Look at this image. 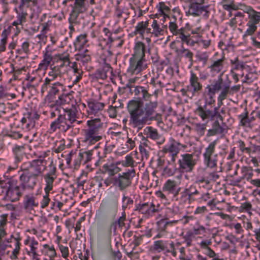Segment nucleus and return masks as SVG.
I'll use <instances>...</instances> for the list:
<instances>
[{"label":"nucleus","instance_id":"obj_50","mask_svg":"<svg viewBox=\"0 0 260 260\" xmlns=\"http://www.w3.org/2000/svg\"><path fill=\"white\" fill-rule=\"evenodd\" d=\"M38 0H20V7L25 8L35 7L38 5Z\"/></svg>","mask_w":260,"mask_h":260},{"label":"nucleus","instance_id":"obj_47","mask_svg":"<svg viewBox=\"0 0 260 260\" xmlns=\"http://www.w3.org/2000/svg\"><path fill=\"white\" fill-rule=\"evenodd\" d=\"M238 117L240 121V124L242 126H248L251 122V120L248 117L247 111L240 114Z\"/></svg>","mask_w":260,"mask_h":260},{"label":"nucleus","instance_id":"obj_2","mask_svg":"<svg viewBox=\"0 0 260 260\" xmlns=\"http://www.w3.org/2000/svg\"><path fill=\"white\" fill-rule=\"evenodd\" d=\"M46 169V164H44L43 159H36L23 163L19 177L22 189H33L39 178L43 177Z\"/></svg>","mask_w":260,"mask_h":260},{"label":"nucleus","instance_id":"obj_23","mask_svg":"<svg viewBox=\"0 0 260 260\" xmlns=\"http://www.w3.org/2000/svg\"><path fill=\"white\" fill-rule=\"evenodd\" d=\"M147 49L145 44L141 41H138L135 43L133 48V53L132 57L145 59V53Z\"/></svg>","mask_w":260,"mask_h":260},{"label":"nucleus","instance_id":"obj_45","mask_svg":"<svg viewBox=\"0 0 260 260\" xmlns=\"http://www.w3.org/2000/svg\"><path fill=\"white\" fill-rule=\"evenodd\" d=\"M157 231L167 232V225H169L167 222V218L161 219L156 223Z\"/></svg>","mask_w":260,"mask_h":260},{"label":"nucleus","instance_id":"obj_51","mask_svg":"<svg viewBox=\"0 0 260 260\" xmlns=\"http://www.w3.org/2000/svg\"><path fill=\"white\" fill-rule=\"evenodd\" d=\"M87 35L85 34H81L79 36L76 40L75 44L80 47H83L87 43Z\"/></svg>","mask_w":260,"mask_h":260},{"label":"nucleus","instance_id":"obj_57","mask_svg":"<svg viewBox=\"0 0 260 260\" xmlns=\"http://www.w3.org/2000/svg\"><path fill=\"white\" fill-rule=\"evenodd\" d=\"M59 64L54 66V68H58V69L61 72L62 74H64L67 70L66 69L67 68L70 66L71 64V62L66 61H57Z\"/></svg>","mask_w":260,"mask_h":260},{"label":"nucleus","instance_id":"obj_33","mask_svg":"<svg viewBox=\"0 0 260 260\" xmlns=\"http://www.w3.org/2000/svg\"><path fill=\"white\" fill-rule=\"evenodd\" d=\"M143 134L147 138H150L153 140H158L160 137L157 130L152 126L146 127L143 130Z\"/></svg>","mask_w":260,"mask_h":260},{"label":"nucleus","instance_id":"obj_40","mask_svg":"<svg viewBox=\"0 0 260 260\" xmlns=\"http://www.w3.org/2000/svg\"><path fill=\"white\" fill-rule=\"evenodd\" d=\"M221 4L223 9L228 11L237 10L238 9L235 4L234 0H222Z\"/></svg>","mask_w":260,"mask_h":260},{"label":"nucleus","instance_id":"obj_13","mask_svg":"<svg viewBox=\"0 0 260 260\" xmlns=\"http://www.w3.org/2000/svg\"><path fill=\"white\" fill-rule=\"evenodd\" d=\"M179 170L184 172H191L192 171L196 161L191 154L185 153L181 155L178 159Z\"/></svg>","mask_w":260,"mask_h":260},{"label":"nucleus","instance_id":"obj_18","mask_svg":"<svg viewBox=\"0 0 260 260\" xmlns=\"http://www.w3.org/2000/svg\"><path fill=\"white\" fill-rule=\"evenodd\" d=\"M66 91V86L59 82L50 83L48 86V95L50 96H54L57 95L58 99L61 100L64 95V91Z\"/></svg>","mask_w":260,"mask_h":260},{"label":"nucleus","instance_id":"obj_59","mask_svg":"<svg viewBox=\"0 0 260 260\" xmlns=\"http://www.w3.org/2000/svg\"><path fill=\"white\" fill-rule=\"evenodd\" d=\"M197 57L199 61L202 62L204 65H205L208 60L209 55L206 52H202L197 54Z\"/></svg>","mask_w":260,"mask_h":260},{"label":"nucleus","instance_id":"obj_48","mask_svg":"<svg viewBox=\"0 0 260 260\" xmlns=\"http://www.w3.org/2000/svg\"><path fill=\"white\" fill-rule=\"evenodd\" d=\"M8 245L4 242H0V260H4L9 254L10 251L7 250Z\"/></svg>","mask_w":260,"mask_h":260},{"label":"nucleus","instance_id":"obj_49","mask_svg":"<svg viewBox=\"0 0 260 260\" xmlns=\"http://www.w3.org/2000/svg\"><path fill=\"white\" fill-rule=\"evenodd\" d=\"M218 96L225 99L229 93H231L230 83H224Z\"/></svg>","mask_w":260,"mask_h":260},{"label":"nucleus","instance_id":"obj_5","mask_svg":"<svg viewBox=\"0 0 260 260\" xmlns=\"http://www.w3.org/2000/svg\"><path fill=\"white\" fill-rule=\"evenodd\" d=\"M76 121V113L75 109H67L62 115L52 121L50 125L49 131L54 133L58 129L62 132H66L71 127L73 122Z\"/></svg>","mask_w":260,"mask_h":260},{"label":"nucleus","instance_id":"obj_6","mask_svg":"<svg viewBox=\"0 0 260 260\" xmlns=\"http://www.w3.org/2000/svg\"><path fill=\"white\" fill-rule=\"evenodd\" d=\"M181 147L184 146L173 138H170L169 142L161 150V157L164 158V161H166L169 165L175 167L176 159Z\"/></svg>","mask_w":260,"mask_h":260},{"label":"nucleus","instance_id":"obj_44","mask_svg":"<svg viewBox=\"0 0 260 260\" xmlns=\"http://www.w3.org/2000/svg\"><path fill=\"white\" fill-rule=\"evenodd\" d=\"M71 68L76 76L75 82H78L82 78L83 71L78 67L77 63L76 62H74L72 63Z\"/></svg>","mask_w":260,"mask_h":260},{"label":"nucleus","instance_id":"obj_30","mask_svg":"<svg viewBox=\"0 0 260 260\" xmlns=\"http://www.w3.org/2000/svg\"><path fill=\"white\" fill-rule=\"evenodd\" d=\"M7 197L12 202H16L19 200L22 194L20 188L18 186L9 188L7 192Z\"/></svg>","mask_w":260,"mask_h":260},{"label":"nucleus","instance_id":"obj_1","mask_svg":"<svg viewBox=\"0 0 260 260\" xmlns=\"http://www.w3.org/2000/svg\"><path fill=\"white\" fill-rule=\"evenodd\" d=\"M143 107L140 101L132 100L127 105L128 112L130 115L129 121L134 127L141 129L148 121L155 120L159 124L162 123V116L156 113L158 106L157 100H152V98L148 101Z\"/></svg>","mask_w":260,"mask_h":260},{"label":"nucleus","instance_id":"obj_46","mask_svg":"<svg viewBox=\"0 0 260 260\" xmlns=\"http://www.w3.org/2000/svg\"><path fill=\"white\" fill-rule=\"evenodd\" d=\"M195 132L200 136L204 135L206 129V124L196 123L193 124Z\"/></svg>","mask_w":260,"mask_h":260},{"label":"nucleus","instance_id":"obj_12","mask_svg":"<svg viewBox=\"0 0 260 260\" xmlns=\"http://www.w3.org/2000/svg\"><path fill=\"white\" fill-rule=\"evenodd\" d=\"M129 62L127 73L131 75H138L147 68L146 59L132 56Z\"/></svg>","mask_w":260,"mask_h":260},{"label":"nucleus","instance_id":"obj_60","mask_svg":"<svg viewBox=\"0 0 260 260\" xmlns=\"http://www.w3.org/2000/svg\"><path fill=\"white\" fill-rule=\"evenodd\" d=\"M185 189L188 192L189 197H190V198L194 195L199 194V192L194 185H191L188 187H186Z\"/></svg>","mask_w":260,"mask_h":260},{"label":"nucleus","instance_id":"obj_55","mask_svg":"<svg viewBox=\"0 0 260 260\" xmlns=\"http://www.w3.org/2000/svg\"><path fill=\"white\" fill-rule=\"evenodd\" d=\"M27 122V123L24 125V129L26 131H29V129L32 128L35 125V121L31 117L30 114L28 113L26 114Z\"/></svg>","mask_w":260,"mask_h":260},{"label":"nucleus","instance_id":"obj_36","mask_svg":"<svg viewBox=\"0 0 260 260\" xmlns=\"http://www.w3.org/2000/svg\"><path fill=\"white\" fill-rule=\"evenodd\" d=\"M11 238L13 239L15 242V245L14 248L12 251L11 255H10V257L12 259H16L17 258V256L19 254L20 251V241L21 240V238L18 234L17 235V237H14L13 235H11Z\"/></svg>","mask_w":260,"mask_h":260},{"label":"nucleus","instance_id":"obj_26","mask_svg":"<svg viewBox=\"0 0 260 260\" xmlns=\"http://www.w3.org/2000/svg\"><path fill=\"white\" fill-rule=\"evenodd\" d=\"M224 60L225 58L224 56H222L221 58L217 60H213L211 65L209 67L210 72L213 75H216L221 72H223Z\"/></svg>","mask_w":260,"mask_h":260},{"label":"nucleus","instance_id":"obj_37","mask_svg":"<svg viewBox=\"0 0 260 260\" xmlns=\"http://www.w3.org/2000/svg\"><path fill=\"white\" fill-rule=\"evenodd\" d=\"M138 162H136L133 159L132 154L127 155L124 159L117 162V165H121L124 167H131V169H134V168L137 166Z\"/></svg>","mask_w":260,"mask_h":260},{"label":"nucleus","instance_id":"obj_29","mask_svg":"<svg viewBox=\"0 0 260 260\" xmlns=\"http://www.w3.org/2000/svg\"><path fill=\"white\" fill-rule=\"evenodd\" d=\"M86 10L78 8V7L73 6L72 10L69 18V23H74L75 24H79L80 23V18L79 14L85 12Z\"/></svg>","mask_w":260,"mask_h":260},{"label":"nucleus","instance_id":"obj_28","mask_svg":"<svg viewBox=\"0 0 260 260\" xmlns=\"http://www.w3.org/2000/svg\"><path fill=\"white\" fill-rule=\"evenodd\" d=\"M118 207L103 200L100 204L99 211L106 215H114L117 212Z\"/></svg>","mask_w":260,"mask_h":260},{"label":"nucleus","instance_id":"obj_53","mask_svg":"<svg viewBox=\"0 0 260 260\" xmlns=\"http://www.w3.org/2000/svg\"><path fill=\"white\" fill-rule=\"evenodd\" d=\"M194 237V234L192 231L189 230L183 236V239L187 246H190L191 244L192 239Z\"/></svg>","mask_w":260,"mask_h":260},{"label":"nucleus","instance_id":"obj_61","mask_svg":"<svg viewBox=\"0 0 260 260\" xmlns=\"http://www.w3.org/2000/svg\"><path fill=\"white\" fill-rule=\"evenodd\" d=\"M50 199L49 198V193H45V194L43 196V199L40 202V207L42 209L46 208L48 207Z\"/></svg>","mask_w":260,"mask_h":260},{"label":"nucleus","instance_id":"obj_58","mask_svg":"<svg viewBox=\"0 0 260 260\" xmlns=\"http://www.w3.org/2000/svg\"><path fill=\"white\" fill-rule=\"evenodd\" d=\"M43 59L50 64L52 60V51L49 50V46H48L45 50L43 51Z\"/></svg>","mask_w":260,"mask_h":260},{"label":"nucleus","instance_id":"obj_20","mask_svg":"<svg viewBox=\"0 0 260 260\" xmlns=\"http://www.w3.org/2000/svg\"><path fill=\"white\" fill-rule=\"evenodd\" d=\"M226 132L227 131L225 127L220 125L218 120H216L212 123L211 128L208 130L206 136L210 137L219 135L222 137Z\"/></svg>","mask_w":260,"mask_h":260},{"label":"nucleus","instance_id":"obj_15","mask_svg":"<svg viewBox=\"0 0 260 260\" xmlns=\"http://www.w3.org/2000/svg\"><path fill=\"white\" fill-rule=\"evenodd\" d=\"M211 40L207 34L205 32L200 36L191 37L189 35L186 44L190 47H194L196 44L201 46L204 49H207L211 45Z\"/></svg>","mask_w":260,"mask_h":260},{"label":"nucleus","instance_id":"obj_24","mask_svg":"<svg viewBox=\"0 0 260 260\" xmlns=\"http://www.w3.org/2000/svg\"><path fill=\"white\" fill-rule=\"evenodd\" d=\"M222 75H220L217 80H214L211 85H208L206 87L207 94L215 95V93L220 90L224 84Z\"/></svg>","mask_w":260,"mask_h":260},{"label":"nucleus","instance_id":"obj_63","mask_svg":"<svg viewBox=\"0 0 260 260\" xmlns=\"http://www.w3.org/2000/svg\"><path fill=\"white\" fill-rule=\"evenodd\" d=\"M119 106H120L118 105H115L114 106L113 105H111L109 106L108 110V113L109 116L111 118H115L117 116V112L116 110V108L119 107Z\"/></svg>","mask_w":260,"mask_h":260},{"label":"nucleus","instance_id":"obj_39","mask_svg":"<svg viewBox=\"0 0 260 260\" xmlns=\"http://www.w3.org/2000/svg\"><path fill=\"white\" fill-rule=\"evenodd\" d=\"M13 151L15 161L20 162L23 157L24 147L22 146H15L13 149Z\"/></svg>","mask_w":260,"mask_h":260},{"label":"nucleus","instance_id":"obj_3","mask_svg":"<svg viewBox=\"0 0 260 260\" xmlns=\"http://www.w3.org/2000/svg\"><path fill=\"white\" fill-rule=\"evenodd\" d=\"M149 21L139 22L135 27L133 34L139 35L142 39H145L148 44L151 42V39L163 37L166 32V25H160L157 20H153L149 25Z\"/></svg>","mask_w":260,"mask_h":260},{"label":"nucleus","instance_id":"obj_8","mask_svg":"<svg viewBox=\"0 0 260 260\" xmlns=\"http://www.w3.org/2000/svg\"><path fill=\"white\" fill-rule=\"evenodd\" d=\"M223 98L218 96L217 107L214 108L213 110L206 108V106H199L196 109L195 113L202 119L203 121L206 119L213 120L215 117L223 121V118L220 114L218 110L223 104Z\"/></svg>","mask_w":260,"mask_h":260},{"label":"nucleus","instance_id":"obj_42","mask_svg":"<svg viewBox=\"0 0 260 260\" xmlns=\"http://www.w3.org/2000/svg\"><path fill=\"white\" fill-rule=\"evenodd\" d=\"M118 198L119 196L117 193L114 192H110L109 193L107 198L103 200L118 207Z\"/></svg>","mask_w":260,"mask_h":260},{"label":"nucleus","instance_id":"obj_62","mask_svg":"<svg viewBox=\"0 0 260 260\" xmlns=\"http://www.w3.org/2000/svg\"><path fill=\"white\" fill-rule=\"evenodd\" d=\"M44 247L48 248L46 251V255L49 256V258H54L56 256V253L53 246H49L48 245H44Z\"/></svg>","mask_w":260,"mask_h":260},{"label":"nucleus","instance_id":"obj_38","mask_svg":"<svg viewBox=\"0 0 260 260\" xmlns=\"http://www.w3.org/2000/svg\"><path fill=\"white\" fill-rule=\"evenodd\" d=\"M103 169L105 172L104 173H107L110 176H114L120 171V168L113 164L110 165L107 164H104L103 166Z\"/></svg>","mask_w":260,"mask_h":260},{"label":"nucleus","instance_id":"obj_56","mask_svg":"<svg viewBox=\"0 0 260 260\" xmlns=\"http://www.w3.org/2000/svg\"><path fill=\"white\" fill-rule=\"evenodd\" d=\"M57 61H67L71 62L70 60V54L68 52H63L62 53H58L55 55Z\"/></svg>","mask_w":260,"mask_h":260},{"label":"nucleus","instance_id":"obj_14","mask_svg":"<svg viewBox=\"0 0 260 260\" xmlns=\"http://www.w3.org/2000/svg\"><path fill=\"white\" fill-rule=\"evenodd\" d=\"M135 176L134 169H129L127 172L119 174L117 179L115 180L114 184L117 185L120 190H123L132 183V179Z\"/></svg>","mask_w":260,"mask_h":260},{"label":"nucleus","instance_id":"obj_21","mask_svg":"<svg viewBox=\"0 0 260 260\" xmlns=\"http://www.w3.org/2000/svg\"><path fill=\"white\" fill-rule=\"evenodd\" d=\"M23 205L26 211L31 212L35 208L38 207L39 202L34 194L29 193L24 196Z\"/></svg>","mask_w":260,"mask_h":260},{"label":"nucleus","instance_id":"obj_11","mask_svg":"<svg viewBox=\"0 0 260 260\" xmlns=\"http://www.w3.org/2000/svg\"><path fill=\"white\" fill-rule=\"evenodd\" d=\"M174 21H170L169 23V30L172 36L176 37V41L180 42L182 45L186 44L190 34L184 27L179 28L174 17Z\"/></svg>","mask_w":260,"mask_h":260},{"label":"nucleus","instance_id":"obj_9","mask_svg":"<svg viewBox=\"0 0 260 260\" xmlns=\"http://www.w3.org/2000/svg\"><path fill=\"white\" fill-rule=\"evenodd\" d=\"M189 85L182 88L180 92L183 96L191 99L197 94H198L203 89V85L199 78L193 72H190Z\"/></svg>","mask_w":260,"mask_h":260},{"label":"nucleus","instance_id":"obj_31","mask_svg":"<svg viewBox=\"0 0 260 260\" xmlns=\"http://www.w3.org/2000/svg\"><path fill=\"white\" fill-rule=\"evenodd\" d=\"M112 73V68L109 64H106L102 69L96 71L95 76L97 78L104 80L106 79L108 76L111 75Z\"/></svg>","mask_w":260,"mask_h":260},{"label":"nucleus","instance_id":"obj_7","mask_svg":"<svg viewBox=\"0 0 260 260\" xmlns=\"http://www.w3.org/2000/svg\"><path fill=\"white\" fill-rule=\"evenodd\" d=\"M242 10L247 14V28L243 36H252L257 30V25L260 23V12L255 11L250 6H244Z\"/></svg>","mask_w":260,"mask_h":260},{"label":"nucleus","instance_id":"obj_17","mask_svg":"<svg viewBox=\"0 0 260 260\" xmlns=\"http://www.w3.org/2000/svg\"><path fill=\"white\" fill-rule=\"evenodd\" d=\"M62 75L63 74L58 68H51L50 71L48 73V76L45 78L42 86L41 92L43 93L47 91L48 85L52 81H55L58 77H61Z\"/></svg>","mask_w":260,"mask_h":260},{"label":"nucleus","instance_id":"obj_64","mask_svg":"<svg viewBox=\"0 0 260 260\" xmlns=\"http://www.w3.org/2000/svg\"><path fill=\"white\" fill-rule=\"evenodd\" d=\"M139 150L141 154L142 159H148L149 156V152L151 149L144 148L141 147H139Z\"/></svg>","mask_w":260,"mask_h":260},{"label":"nucleus","instance_id":"obj_27","mask_svg":"<svg viewBox=\"0 0 260 260\" xmlns=\"http://www.w3.org/2000/svg\"><path fill=\"white\" fill-rule=\"evenodd\" d=\"M156 9H157V13L155 14V17L160 18L162 17L164 20L167 17H169L170 13V8L165 3L160 2L156 6Z\"/></svg>","mask_w":260,"mask_h":260},{"label":"nucleus","instance_id":"obj_35","mask_svg":"<svg viewBox=\"0 0 260 260\" xmlns=\"http://www.w3.org/2000/svg\"><path fill=\"white\" fill-rule=\"evenodd\" d=\"M134 88V94L138 96H142L144 101H148L152 97V95L149 93L145 87L138 86Z\"/></svg>","mask_w":260,"mask_h":260},{"label":"nucleus","instance_id":"obj_22","mask_svg":"<svg viewBox=\"0 0 260 260\" xmlns=\"http://www.w3.org/2000/svg\"><path fill=\"white\" fill-rule=\"evenodd\" d=\"M208 6H203L197 3H191L189 6L188 13L194 16L203 14L206 17H208L209 11Z\"/></svg>","mask_w":260,"mask_h":260},{"label":"nucleus","instance_id":"obj_19","mask_svg":"<svg viewBox=\"0 0 260 260\" xmlns=\"http://www.w3.org/2000/svg\"><path fill=\"white\" fill-rule=\"evenodd\" d=\"M50 168L49 171L43 176L45 182V187L44 190L45 193H49L53 188V184L55 178V173L56 172V168L52 165V161L49 165Z\"/></svg>","mask_w":260,"mask_h":260},{"label":"nucleus","instance_id":"obj_43","mask_svg":"<svg viewBox=\"0 0 260 260\" xmlns=\"http://www.w3.org/2000/svg\"><path fill=\"white\" fill-rule=\"evenodd\" d=\"M180 53L183 57L188 59V61L191 66L193 62V52L189 49L184 48L182 46L181 49L180 50Z\"/></svg>","mask_w":260,"mask_h":260},{"label":"nucleus","instance_id":"obj_32","mask_svg":"<svg viewBox=\"0 0 260 260\" xmlns=\"http://www.w3.org/2000/svg\"><path fill=\"white\" fill-rule=\"evenodd\" d=\"M104 104L101 102L91 101L88 103V112L90 114H96L102 111L104 107Z\"/></svg>","mask_w":260,"mask_h":260},{"label":"nucleus","instance_id":"obj_25","mask_svg":"<svg viewBox=\"0 0 260 260\" xmlns=\"http://www.w3.org/2000/svg\"><path fill=\"white\" fill-rule=\"evenodd\" d=\"M178 186L177 181L174 180L168 179L164 184L162 190L169 194H173L174 197H176L180 191V188L176 189Z\"/></svg>","mask_w":260,"mask_h":260},{"label":"nucleus","instance_id":"obj_10","mask_svg":"<svg viewBox=\"0 0 260 260\" xmlns=\"http://www.w3.org/2000/svg\"><path fill=\"white\" fill-rule=\"evenodd\" d=\"M217 140L211 142L205 148L203 153L204 162L206 166L210 168H214L217 166L218 155L215 153V146Z\"/></svg>","mask_w":260,"mask_h":260},{"label":"nucleus","instance_id":"obj_52","mask_svg":"<svg viewBox=\"0 0 260 260\" xmlns=\"http://www.w3.org/2000/svg\"><path fill=\"white\" fill-rule=\"evenodd\" d=\"M205 254L212 260H223V258H220L218 254L212 250L210 247L205 251Z\"/></svg>","mask_w":260,"mask_h":260},{"label":"nucleus","instance_id":"obj_4","mask_svg":"<svg viewBox=\"0 0 260 260\" xmlns=\"http://www.w3.org/2000/svg\"><path fill=\"white\" fill-rule=\"evenodd\" d=\"M88 127L83 130L84 142L87 145H92L103 138V123L100 118H94L87 121Z\"/></svg>","mask_w":260,"mask_h":260},{"label":"nucleus","instance_id":"obj_16","mask_svg":"<svg viewBox=\"0 0 260 260\" xmlns=\"http://www.w3.org/2000/svg\"><path fill=\"white\" fill-rule=\"evenodd\" d=\"M135 210L138 211L139 213L144 215L146 217H152L156 212H158V207H155L152 203L139 204L136 205Z\"/></svg>","mask_w":260,"mask_h":260},{"label":"nucleus","instance_id":"obj_41","mask_svg":"<svg viewBox=\"0 0 260 260\" xmlns=\"http://www.w3.org/2000/svg\"><path fill=\"white\" fill-rule=\"evenodd\" d=\"M16 13H17V19L18 20V22L21 23V24L25 22L26 18L27 16L26 9L19 6L18 9H16Z\"/></svg>","mask_w":260,"mask_h":260},{"label":"nucleus","instance_id":"obj_34","mask_svg":"<svg viewBox=\"0 0 260 260\" xmlns=\"http://www.w3.org/2000/svg\"><path fill=\"white\" fill-rule=\"evenodd\" d=\"M168 242L167 241L159 240L155 241L152 247V249L155 252H161L167 250Z\"/></svg>","mask_w":260,"mask_h":260},{"label":"nucleus","instance_id":"obj_54","mask_svg":"<svg viewBox=\"0 0 260 260\" xmlns=\"http://www.w3.org/2000/svg\"><path fill=\"white\" fill-rule=\"evenodd\" d=\"M76 60L80 61L83 64L88 63L90 60V56L89 55L84 53H80L76 56Z\"/></svg>","mask_w":260,"mask_h":260}]
</instances>
